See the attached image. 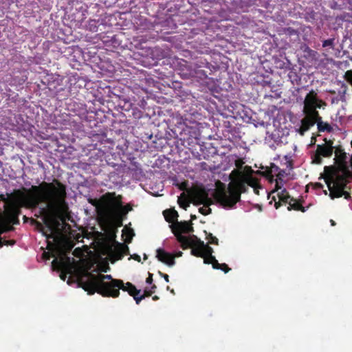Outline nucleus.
<instances>
[{"instance_id": "34", "label": "nucleus", "mask_w": 352, "mask_h": 352, "mask_svg": "<svg viewBox=\"0 0 352 352\" xmlns=\"http://www.w3.org/2000/svg\"><path fill=\"white\" fill-rule=\"evenodd\" d=\"M311 116L312 118V120L315 121V124L317 123V125L318 126V122H323L322 120V118L320 116L319 113L318 112V116H314L311 114Z\"/></svg>"}, {"instance_id": "2", "label": "nucleus", "mask_w": 352, "mask_h": 352, "mask_svg": "<svg viewBox=\"0 0 352 352\" xmlns=\"http://www.w3.org/2000/svg\"><path fill=\"white\" fill-rule=\"evenodd\" d=\"M78 285L88 294L92 295L96 292L104 297L118 298L120 292L114 290L115 287L122 285V280L113 278L111 275L99 274L94 275L91 272H85L78 277Z\"/></svg>"}, {"instance_id": "40", "label": "nucleus", "mask_w": 352, "mask_h": 352, "mask_svg": "<svg viewBox=\"0 0 352 352\" xmlns=\"http://www.w3.org/2000/svg\"><path fill=\"white\" fill-rule=\"evenodd\" d=\"M134 300H135V302L138 305L140 301L145 298V295H141V296H133Z\"/></svg>"}, {"instance_id": "7", "label": "nucleus", "mask_w": 352, "mask_h": 352, "mask_svg": "<svg viewBox=\"0 0 352 352\" xmlns=\"http://www.w3.org/2000/svg\"><path fill=\"white\" fill-rule=\"evenodd\" d=\"M195 78L204 80L208 78L217 67L208 62L203 57L197 58L193 60Z\"/></svg>"}, {"instance_id": "22", "label": "nucleus", "mask_w": 352, "mask_h": 352, "mask_svg": "<svg viewBox=\"0 0 352 352\" xmlns=\"http://www.w3.org/2000/svg\"><path fill=\"white\" fill-rule=\"evenodd\" d=\"M318 129L320 132L327 131L331 132L332 131L331 126L327 122H318Z\"/></svg>"}, {"instance_id": "44", "label": "nucleus", "mask_w": 352, "mask_h": 352, "mask_svg": "<svg viewBox=\"0 0 352 352\" xmlns=\"http://www.w3.org/2000/svg\"><path fill=\"white\" fill-rule=\"evenodd\" d=\"M322 104H325V103L318 98V100L316 102V110H317V109H320Z\"/></svg>"}, {"instance_id": "21", "label": "nucleus", "mask_w": 352, "mask_h": 352, "mask_svg": "<svg viewBox=\"0 0 352 352\" xmlns=\"http://www.w3.org/2000/svg\"><path fill=\"white\" fill-rule=\"evenodd\" d=\"M204 262L206 264H212V267L215 270H219L221 265V263H219L218 261L214 256L204 258Z\"/></svg>"}, {"instance_id": "1", "label": "nucleus", "mask_w": 352, "mask_h": 352, "mask_svg": "<svg viewBox=\"0 0 352 352\" xmlns=\"http://www.w3.org/2000/svg\"><path fill=\"white\" fill-rule=\"evenodd\" d=\"M66 196L65 185L57 179H54L52 182H43L38 186L33 185L29 189L14 190L6 196L0 195L5 217L0 224V235L13 230L12 225L19 223V216L22 208L34 210L44 203L49 209H58L65 204Z\"/></svg>"}, {"instance_id": "57", "label": "nucleus", "mask_w": 352, "mask_h": 352, "mask_svg": "<svg viewBox=\"0 0 352 352\" xmlns=\"http://www.w3.org/2000/svg\"><path fill=\"white\" fill-rule=\"evenodd\" d=\"M316 186L320 188H322V185L320 183H316Z\"/></svg>"}, {"instance_id": "20", "label": "nucleus", "mask_w": 352, "mask_h": 352, "mask_svg": "<svg viewBox=\"0 0 352 352\" xmlns=\"http://www.w3.org/2000/svg\"><path fill=\"white\" fill-rule=\"evenodd\" d=\"M288 210H300L302 212H305V208L301 205L300 203L298 202L295 199L294 201H290L289 205L287 207Z\"/></svg>"}, {"instance_id": "42", "label": "nucleus", "mask_w": 352, "mask_h": 352, "mask_svg": "<svg viewBox=\"0 0 352 352\" xmlns=\"http://www.w3.org/2000/svg\"><path fill=\"white\" fill-rule=\"evenodd\" d=\"M285 170L279 169L278 173L276 174V177L281 182H283L282 177L284 176Z\"/></svg>"}, {"instance_id": "15", "label": "nucleus", "mask_w": 352, "mask_h": 352, "mask_svg": "<svg viewBox=\"0 0 352 352\" xmlns=\"http://www.w3.org/2000/svg\"><path fill=\"white\" fill-rule=\"evenodd\" d=\"M194 242L191 246H199L202 249L204 252V256L202 258H208L212 256L213 249L208 244H205L203 241L199 239L197 236H194Z\"/></svg>"}, {"instance_id": "51", "label": "nucleus", "mask_w": 352, "mask_h": 352, "mask_svg": "<svg viewBox=\"0 0 352 352\" xmlns=\"http://www.w3.org/2000/svg\"><path fill=\"white\" fill-rule=\"evenodd\" d=\"M43 256L44 258L46 259V260H48L50 258V256L48 252H44L43 254Z\"/></svg>"}, {"instance_id": "30", "label": "nucleus", "mask_w": 352, "mask_h": 352, "mask_svg": "<svg viewBox=\"0 0 352 352\" xmlns=\"http://www.w3.org/2000/svg\"><path fill=\"white\" fill-rule=\"evenodd\" d=\"M338 151H340V154L338 156L340 160L343 163V164H346V153L344 152L341 149H337L336 153H338Z\"/></svg>"}, {"instance_id": "24", "label": "nucleus", "mask_w": 352, "mask_h": 352, "mask_svg": "<svg viewBox=\"0 0 352 352\" xmlns=\"http://www.w3.org/2000/svg\"><path fill=\"white\" fill-rule=\"evenodd\" d=\"M118 286H119V287H115L114 290H116V289H117L118 291H119V292H120V289H122L124 292H127V290L129 288H134V285H133L131 283L127 282V283H124L122 280V285H118Z\"/></svg>"}, {"instance_id": "28", "label": "nucleus", "mask_w": 352, "mask_h": 352, "mask_svg": "<svg viewBox=\"0 0 352 352\" xmlns=\"http://www.w3.org/2000/svg\"><path fill=\"white\" fill-rule=\"evenodd\" d=\"M276 182L275 184V188L272 191V193H274L275 192H278L279 190H282L283 188V182H281L280 180H279L278 179H274V181Z\"/></svg>"}, {"instance_id": "37", "label": "nucleus", "mask_w": 352, "mask_h": 352, "mask_svg": "<svg viewBox=\"0 0 352 352\" xmlns=\"http://www.w3.org/2000/svg\"><path fill=\"white\" fill-rule=\"evenodd\" d=\"M89 202L91 205H93V206H96V207H98V205H99V203H100V204H101V205L102 206V207L104 208V206H103L102 203L101 202L100 199L98 201V200H97V199H89Z\"/></svg>"}, {"instance_id": "13", "label": "nucleus", "mask_w": 352, "mask_h": 352, "mask_svg": "<svg viewBox=\"0 0 352 352\" xmlns=\"http://www.w3.org/2000/svg\"><path fill=\"white\" fill-rule=\"evenodd\" d=\"M125 250H128V246L126 244L116 241L115 245L109 248V256L114 261L120 260L124 256Z\"/></svg>"}, {"instance_id": "26", "label": "nucleus", "mask_w": 352, "mask_h": 352, "mask_svg": "<svg viewBox=\"0 0 352 352\" xmlns=\"http://www.w3.org/2000/svg\"><path fill=\"white\" fill-rule=\"evenodd\" d=\"M121 196L119 195L118 197H117V202L118 203V206H120L124 212H126V214L131 211L132 210V207L129 205V204H127L126 206H122V201H121Z\"/></svg>"}, {"instance_id": "5", "label": "nucleus", "mask_w": 352, "mask_h": 352, "mask_svg": "<svg viewBox=\"0 0 352 352\" xmlns=\"http://www.w3.org/2000/svg\"><path fill=\"white\" fill-rule=\"evenodd\" d=\"M172 232L176 237L177 241L180 243L181 248L186 250L192 245L194 242V236L196 235L192 234L189 236L182 235L184 234H191L194 232V228L192 223L186 221L177 222L171 226Z\"/></svg>"}, {"instance_id": "59", "label": "nucleus", "mask_w": 352, "mask_h": 352, "mask_svg": "<svg viewBox=\"0 0 352 352\" xmlns=\"http://www.w3.org/2000/svg\"><path fill=\"white\" fill-rule=\"evenodd\" d=\"M158 299H159V297H158L157 296H154L153 297V300H158Z\"/></svg>"}, {"instance_id": "56", "label": "nucleus", "mask_w": 352, "mask_h": 352, "mask_svg": "<svg viewBox=\"0 0 352 352\" xmlns=\"http://www.w3.org/2000/svg\"><path fill=\"white\" fill-rule=\"evenodd\" d=\"M73 246H74V245H73L72 244L69 245L68 248H67V250H68L69 252V251H71V250H72V249L73 248Z\"/></svg>"}, {"instance_id": "41", "label": "nucleus", "mask_w": 352, "mask_h": 352, "mask_svg": "<svg viewBox=\"0 0 352 352\" xmlns=\"http://www.w3.org/2000/svg\"><path fill=\"white\" fill-rule=\"evenodd\" d=\"M219 270H221L225 273H228L230 270V268L226 263H221V267Z\"/></svg>"}, {"instance_id": "46", "label": "nucleus", "mask_w": 352, "mask_h": 352, "mask_svg": "<svg viewBox=\"0 0 352 352\" xmlns=\"http://www.w3.org/2000/svg\"><path fill=\"white\" fill-rule=\"evenodd\" d=\"M48 213L47 208L46 207H43L40 208V214L41 215L47 216Z\"/></svg>"}, {"instance_id": "23", "label": "nucleus", "mask_w": 352, "mask_h": 352, "mask_svg": "<svg viewBox=\"0 0 352 352\" xmlns=\"http://www.w3.org/2000/svg\"><path fill=\"white\" fill-rule=\"evenodd\" d=\"M189 248H192L191 254L193 256L201 258L204 256L203 250L199 246H190Z\"/></svg>"}, {"instance_id": "27", "label": "nucleus", "mask_w": 352, "mask_h": 352, "mask_svg": "<svg viewBox=\"0 0 352 352\" xmlns=\"http://www.w3.org/2000/svg\"><path fill=\"white\" fill-rule=\"evenodd\" d=\"M206 239L208 241V243L210 244H214V245H217L218 244V239L213 236L211 233H207L206 231Z\"/></svg>"}, {"instance_id": "45", "label": "nucleus", "mask_w": 352, "mask_h": 352, "mask_svg": "<svg viewBox=\"0 0 352 352\" xmlns=\"http://www.w3.org/2000/svg\"><path fill=\"white\" fill-rule=\"evenodd\" d=\"M177 186L180 190H184L187 187V182H182L181 184H178Z\"/></svg>"}, {"instance_id": "6", "label": "nucleus", "mask_w": 352, "mask_h": 352, "mask_svg": "<svg viewBox=\"0 0 352 352\" xmlns=\"http://www.w3.org/2000/svg\"><path fill=\"white\" fill-rule=\"evenodd\" d=\"M326 183L332 199L339 198L342 196H344L346 199L350 197L349 193L344 190L347 184L346 177L338 175L335 179L326 181Z\"/></svg>"}, {"instance_id": "10", "label": "nucleus", "mask_w": 352, "mask_h": 352, "mask_svg": "<svg viewBox=\"0 0 352 352\" xmlns=\"http://www.w3.org/2000/svg\"><path fill=\"white\" fill-rule=\"evenodd\" d=\"M318 100L317 94L315 91L311 90L304 100L303 113L305 114L318 116V111L316 110V102Z\"/></svg>"}, {"instance_id": "63", "label": "nucleus", "mask_w": 352, "mask_h": 352, "mask_svg": "<svg viewBox=\"0 0 352 352\" xmlns=\"http://www.w3.org/2000/svg\"><path fill=\"white\" fill-rule=\"evenodd\" d=\"M182 254V252H179L177 254V256H181Z\"/></svg>"}, {"instance_id": "25", "label": "nucleus", "mask_w": 352, "mask_h": 352, "mask_svg": "<svg viewBox=\"0 0 352 352\" xmlns=\"http://www.w3.org/2000/svg\"><path fill=\"white\" fill-rule=\"evenodd\" d=\"M121 196L119 195L118 197H117V202L118 203V206H120L124 212H126V214L131 211L132 210V207L129 205V204H127L126 206H122V201H121Z\"/></svg>"}, {"instance_id": "11", "label": "nucleus", "mask_w": 352, "mask_h": 352, "mask_svg": "<svg viewBox=\"0 0 352 352\" xmlns=\"http://www.w3.org/2000/svg\"><path fill=\"white\" fill-rule=\"evenodd\" d=\"M192 202L195 206L204 205L208 207L213 204V201L208 196V192L204 188L195 190L192 195Z\"/></svg>"}, {"instance_id": "58", "label": "nucleus", "mask_w": 352, "mask_h": 352, "mask_svg": "<svg viewBox=\"0 0 352 352\" xmlns=\"http://www.w3.org/2000/svg\"><path fill=\"white\" fill-rule=\"evenodd\" d=\"M124 252H125V253H124V255H128V254H129V248H128V250H124Z\"/></svg>"}, {"instance_id": "60", "label": "nucleus", "mask_w": 352, "mask_h": 352, "mask_svg": "<svg viewBox=\"0 0 352 352\" xmlns=\"http://www.w3.org/2000/svg\"><path fill=\"white\" fill-rule=\"evenodd\" d=\"M23 220L25 222H27L28 220V218L26 216H23Z\"/></svg>"}, {"instance_id": "12", "label": "nucleus", "mask_w": 352, "mask_h": 352, "mask_svg": "<svg viewBox=\"0 0 352 352\" xmlns=\"http://www.w3.org/2000/svg\"><path fill=\"white\" fill-rule=\"evenodd\" d=\"M179 74L184 79H188L195 77V70L193 62L188 63L185 60H182L179 63Z\"/></svg>"}, {"instance_id": "62", "label": "nucleus", "mask_w": 352, "mask_h": 352, "mask_svg": "<svg viewBox=\"0 0 352 352\" xmlns=\"http://www.w3.org/2000/svg\"><path fill=\"white\" fill-rule=\"evenodd\" d=\"M108 269H109V267H107V268H104V269H102V270H101V271H102V272H107Z\"/></svg>"}, {"instance_id": "38", "label": "nucleus", "mask_w": 352, "mask_h": 352, "mask_svg": "<svg viewBox=\"0 0 352 352\" xmlns=\"http://www.w3.org/2000/svg\"><path fill=\"white\" fill-rule=\"evenodd\" d=\"M346 79L352 84V70H348L345 73Z\"/></svg>"}, {"instance_id": "49", "label": "nucleus", "mask_w": 352, "mask_h": 352, "mask_svg": "<svg viewBox=\"0 0 352 352\" xmlns=\"http://www.w3.org/2000/svg\"><path fill=\"white\" fill-rule=\"evenodd\" d=\"M153 292L151 290H145L144 294L143 295H145V297H149L153 294Z\"/></svg>"}, {"instance_id": "4", "label": "nucleus", "mask_w": 352, "mask_h": 352, "mask_svg": "<svg viewBox=\"0 0 352 352\" xmlns=\"http://www.w3.org/2000/svg\"><path fill=\"white\" fill-rule=\"evenodd\" d=\"M100 201L104 206V213L107 218L115 220L122 225L124 217L126 215V212L118 206L117 197L115 192H107L100 197Z\"/></svg>"}, {"instance_id": "55", "label": "nucleus", "mask_w": 352, "mask_h": 352, "mask_svg": "<svg viewBox=\"0 0 352 352\" xmlns=\"http://www.w3.org/2000/svg\"><path fill=\"white\" fill-rule=\"evenodd\" d=\"M156 288H157L156 285H152V287H151V289H150V290H151V291H153V293H154V292H155V290L156 289Z\"/></svg>"}, {"instance_id": "14", "label": "nucleus", "mask_w": 352, "mask_h": 352, "mask_svg": "<svg viewBox=\"0 0 352 352\" xmlns=\"http://www.w3.org/2000/svg\"><path fill=\"white\" fill-rule=\"evenodd\" d=\"M156 257L160 261L168 266H173L175 263V256L161 248L157 250Z\"/></svg>"}, {"instance_id": "29", "label": "nucleus", "mask_w": 352, "mask_h": 352, "mask_svg": "<svg viewBox=\"0 0 352 352\" xmlns=\"http://www.w3.org/2000/svg\"><path fill=\"white\" fill-rule=\"evenodd\" d=\"M342 172L343 175L342 176L346 177V179L348 177H352V173L349 170V167L347 166L346 164H343Z\"/></svg>"}, {"instance_id": "64", "label": "nucleus", "mask_w": 352, "mask_h": 352, "mask_svg": "<svg viewBox=\"0 0 352 352\" xmlns=\"http://www.w3.org/2000/svg\"><path fill=\"white\" fill-rule=\"evenodd\" d=\"M47 239L49 238H53L54 239V236H52V234H50L49 236H47Z\"/></svg>"}, {"instance_id": "33", "label": "nucleus", "mask_w": 352, "mask_h": 352, "mask_svg": "<svg viewBox=\"0 0 352 352\" xmlns=\"http://www.w3.org/2000/svg\"><path fill=\"white\" fill-rule=\"evenodd\" d=\"M127 292L130 296H133L139 295V294L140 293V290L138 289L134 285V288H129L127 290Z\"/></svg>"}, {"instance_id": "36", "label": "nucleus", "mask_w": 352, "mask_h": 352, "mask_svg": "<svg viewBox=\"0 0 352 352\" xmlns=\"http://www.w3.org/2000/svg\"><path fill=\"white\" fill-rule=\"evenodd\" d=\"M287 195H289V192H287V190L285 189V188H283L281 190L280 192H278V194H277V196L278 197V199L281 197H286Z\"/></svg>"}, {"instance_id": "32", "label": "nucleus", "mask_w": 352, "mask_h": 352, "mask_svg": "<svg viewBox=\"0 0 352 352\" xmlns=\"http://www.w3.org/2000/svg\"><path fill=\"white\" fill-rule=\"evenodd\" d=\"M279 199L282 203L285 204H288L289 205L290 201H294V199L290 195H287L286 197H281L279 198Z\"/></svg>"}, {"instance_id": "50", "label": "nucleus", "mask_w": 352, "mask_h": 352, "mask_svg": "<svg viewBox=\"0 0 352 352\" xmlns=\"http://www.w3.org/2000/svg\"><path fill=\"white\" fill-rule=\"evenodd\" d=\"M131 257H132L134 260H135V261H138V262H140V261H141L140 256H139L138 254H135L132 255V256H131Z\"/></svg>"}, {"instance_id": "3", "label": "nucleus", "mask_w": 352, "mask_h": 352, "mask_svg": "<svg viewBox=\"0 0 352 352\" xmlns=\"http://www.w3.org/2000/svg\"><path fill=\"white\" fill-rule=\"evenodd\" d=\"M219 183L223 186L215 190L213 197L217 202L224 208H233L240 201L241 193L245 192L248 189L247 184L241 172H239L238 177L230 183L228 192L225 189L224 184Z\"/></svg>"}, {"instance_id": "39", "label": "nucleus", "mask_w": 352, "mask_h": 352, "mask_svg": "<svg viewBox=\"0 0 352 352\" xmlns=\"http://www.w3.org/2000/svg\"><path fill=\"white\" fill-rule=\"evenodd\" d=\"M274 201V207L278 209L282 204V202L278 199V201H276V197L273 196L271 202Z\"/></svg>"}, {"instance_id": "43", "label": "nucleus", "mask_w": 352, "mask_h": 352, "mask_svg": "<svg viewBox=\"0 0 352 352\" xmlns=\"http://www.w3.org/2000/svg\"><path fill=\"white\" fill-rule=\"evenodd\" d=\"M178 203H179L180 207H182L184 209H186V208L189 206V203L186 202L185 201H182L180 199H179Z\"/></svg>"}, {"instance_id": "17", "label": "nucleus", "mask_w": 352, "mask_h": 352, "mask_svg": "<svg viewBox=\"0 0 352 352\" xmlns=\"http://www.w3.org/2000/svg\"><path fill=\"white\" fill-rule=\"evenodd\" d=\"M280 168L274 164V163H271L270 166L266 167L265 170L263 172V175L267 178V179L270 183H273L274 181V174H277L278 173Z\"/></svg>"}, {"instance_id": "54", "label": "nucleus", "mask_w": 352, "mask_h": 352, "mask_svg": "<svg viewBox=\"0 0 352 352\" xmlns=\"http://www.w3.org/2000/svg\"><path fill=\"white\" fill-rule=\"evenodd\" d=\"M261 188L260 185H258V186H256V191H254L255 194H256V195H258V194H259L258 188Z\"/></svg>"}, {"instance_id": "52", "label": "nucleus", "mask_w": 352, "mask_h": 352, "mask_svg": "<svg viewBox=\"0 0 352 352\" xmlns=\"http://www.w3.org/2000/svg\"><path fill=\"white\" fill-rule=\"evenodd\" d=\"M133 235H134V234H133V233L131 235H130V236H129V239H126V241H126V243H131V240H132V237H133Z\"/></svg>"}, {"instance_id": "8", "label": "nucleus", "mask_w": 352, "mask_h": 352, "mask_svg": "<svg viewBox=\"0 0 352 352\" xmlns=\"http://www.w3.org/2000/svg\"><path fill=\"white\" fill-rule=\"evenodd\" d=\"M52 267L60 270V278L63 280H65L68 274L72 272V266L71 265V258L67 256H63L60 259L55 258L53 260Z\"/></svg>"}, {"instance_id": "9", "label": "nucleus", "mask_w": 352, "mask_h": 352, "mask_svg": "<svg viewBox=\"0 0 352 352\" xmlns=\"http://www.w3.org/2000/svg\"><path fill=\"white\" fill-rule=\"evenodd\" d=\"M333 142L329 141L327 144H318L315 153L311 157L312 162L316 164L322 163V157H329L332 155L333 151Z\"/></svg>"}, {"instance_id": "47", "label": "nucleus", "mask_w": 352, "mask_h": 352, "mask_svg": "<svg viewBox=\"0 0 352 352\" xmlns=\"http://www.w3.org/2000/svg\"><path fill=\"white\" fill-rule=\"evenodd\" d=\"M146 283L147 284H151L153 283V274L148 272V276L146 278Z\"/></svg>"}, {"instance_id": "19", "label": "nucleus", "mask_w": 352, "mask_h": 352, "mask_svg": "<svg viewBox=\"0 0 352 352\" xmlns=\"http://www.w3.org/2000/svg\"><path fill=\"white\" fill-rule=\"evenodd\" d=\"M242 177L245 181L246 184L254 188V191H256V186L259 185L258 179L252 176L243 174H242Z\"/></svg>"}, {"instance_id": "53", "label": "nucleus", "mask_w": 352, "mask_h": 352, "mask_svg": "<svg viewBox=\"0 0 352 352\" xmlns=\"http://www.w3.org/2000/svg\"><path fill=\"white\" fill-rule=\"evenodd\" d=\"M163 278H164L166 283L169 282V276L168 274H165L164 275H163Z\"/></svg>"}, {"instance_id": "18", "label": "nucleus", "mask_w": 352, "mask_h": 352, "mask_svg": "<svg viewBox=\"0 0 352 352\" xmlns=\"http://www.w3.org/2000/svg\"><path fill=\"white\" fill-rule=\"evenodd\" d=\"M165 219L168 223H173L178 217V213L175 209H168L163 212Z\"/></svg>"}, {"instance_id": "35", "label": "nucleus", "mask_w": 352, "mask_h": 352, "mask_svg": "<svg viewBox=\"0 0 352 352\" xmlns=\"http://www.w3.org/2000/svg\"><path fill=\"white\" fill-rule=\"evenodd\" d=\"M333 44V39L324 40L322 42V47H328V46H332Z\"/></svg>"}, {"instance_id": "61", "label": "nucleus", "mask_w": 352, "mask_h": 352, "mask_svg": "<svg viewBox=\"0 0 352 352\" xmlns=\"http://www.w3.org/2000/svg\"><path fill=\"white\" fill-rule=\"evenodd\" d=\"M158 274H160V276L163 277V275H164L165 274L162 273V272L159 271L158 272Z\"/></svg>"}, {"instance_id": "48", "label": "nucleus", "mask_w": 352, "mask_h": 352, "mask_svg": "<svg viewBox=\"0 0 352 352\" xmlns=\"http://www.w3.org/2000/svg\"><path fill=\"white\" fill-rule=\"evenodd\" d=\"M77 79H78V80H79L80 79V78L78 76H73L69 78V81H70L71 84H72V81H76Z\"/></svg>"}, {"instance_id": "16", "label": "nucleus", "mask_w": 352, "mask_h": 352, "mask_svg": "<svg viewBox=\"0 0 352 352\" xmlns=\"http://www.w3.org/2000/svg\"><path fill=\"white\" fill-rule=\"evenodd\" d=\"M315 124V121L312 120L311 115L305 114V117L301 120V126L298 129V133L303 135L306 131H307L311 126Z\"/></svg>"}, {"instance_id": "31", "label": "nucleus", "mask_w": 352, "mask_h": 352, "mask_svg": "<svg viewBox=\"0 0 352 352\" xmlns=\"http://www.w3.org/2000/svg\"><path fill=\"white\" fill-rule=\"evenodd\" d=\"M199 212L203 215H208L212 212V210L208 207H201L199 208Z\"/></svg>"}]
</instances>
